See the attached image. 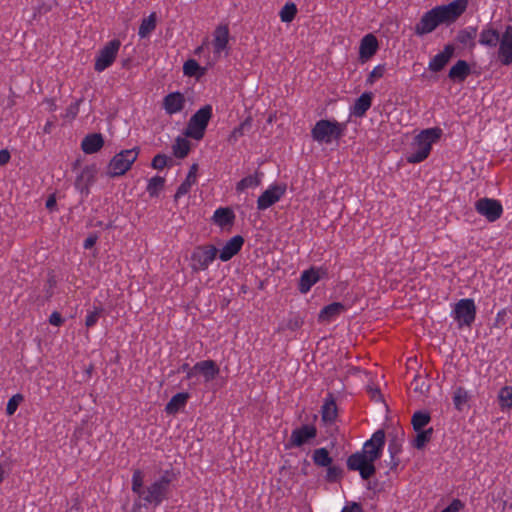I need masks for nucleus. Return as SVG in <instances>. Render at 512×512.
I'll use <instances>...</instances> for the list:
<instances>
[{
    "instance_id": "nucleus-34",
    "label": "nucleus",
    "mask_w": 512,
    "mask_h": 512,
    "mask_svg": "<svg viewBox=\"0 0 512 512\" xmlns=\"http://www.w3.org/2000/svg\"><path fill=\"white\" fill-rule=\"evenodd\" d=\"M251 128L252 118L247 117L243 122H241L237 127L233 129L228 138L229 143L235 144L238 141V139L245 135V133L249 132Z\"/></svg>"
},
{
    "instance_id": "nucleus-39",
    "label": "nucleus",
    "mask_w": 512,
    "mask_h": 512,
    "mask_svg": "<svg viewBox=\"0 0 512 512\" xmlns=\"http://www.w3.org/2000/svg\"><path fill=\"white\" fill-rule=\"evenodd\" d=\"M431 421V416L428 412L416 411L411 419L414 431L423 429Z\"/></svg>"
},
{
    "instance_id": "nucleus-3",
    "label": "nucleus",
    "mask_w": 512,
    "mask_h": 512,
    "mask_svg": "<svg viewBox=\"0 0 512 512\" xmlns=\"http://www.w3.org/2000/svg\"><path fill=\"white\" fill-rule=\"evenodd\" d=\"M442 136V129L438 127L422 130L414 141V151L407 156L409 163H420L430 154L432 144Z\"/></svg>"
},
{
    "instance_id": "nucleus-12",
    "label": "nucleus",
    "mask_w": 512,
    "mask_h": 512,
    "mask_svg": "<svg viewBox=\"0 0 512 512\" xmlns=\"http://www.w3.org/2000/svg\"><path fill=\"white\" fill-rule=\"evenodd\" d=\"M98 168L96 164L85 166L81 173L76 177L74 186L83 196L87 197L90 194V187L96 180Z\"/></svg>"
},
{
    "instance_id": "nucleus-47",
    "label": "nucleus",
    "mask_w": 512,
    "mask_h": 512,
    "mask_svg": "<svg viewBox=\"0 0 512 512\" xmlns=\"http://www.w3.org/2000/svg\"><path fill=\"white\" fill-rule=\"evenodd\" d=\"M386 66L385 64H380L374 67V69L370 72L366 79V85H373L376 80L382 78L385 74Z\"/></svg>"
},
{
    "instance_id": "nucleus-19",
    "label": "nucleus",
    "mask_w": 512,
    "mask_h": 512,
    "mask_svg": "<svg viewBox=\"0 0 512 512\" xmlns=\"http://www.w3.org/2000/svg\"><path fill=\"white\" fill-rule=\"evenodd\" d=\"M455 47L452 44L444 46L443 51L436 54L429 62V70L433 72H440L448 64L450 59L453 57Z\"/></svg>"
},
{
    "instance_id": "nucleus-6",
    "label": "nucleus",
    "mask_w": 512,
    "mask_h": 512,
    "mask_svg": "<svg viewBox=\"0 0 512 512\" xmlns=\"http://www.w3.org/2000/svg\"><path fill=\"white\" fill-rule=\"evenodd\" d=\"M174 474L165 471L164 474L143 491V500L147 503L158 506L167 499L170 493V484Z\"/></svg>"
},
{
    "instance_id": "nucleus-17",
    "label": "nucleus",
    "mask_w": 512,
    "mask_h": 512,
    "mask_svg": "<svg viewBox=\"0 0 512 512\" xmlns=\"http://www.w3.org/2000/svg\"><path fill=\"white\" fill-rule=\"evenodd\" d=\"M244 238L241 235H235L231 239H229L225 245L222 247V249L219 252V259L222 262H227L231 260L235 255H237L243 245H244Z\"/></svg>"
},
{
    "instance_id": "nucleus-57",
    "label": "nucleus",
    "mask_w": 512,
    "mask_h": 512,
    "mask_svg": "<svg viewBox=\"0 0 512 512\" xmlns=\"http://www.w3.org/2000/svg\"><path fill=\"white\" fill-rule=\"evenodd\" d=\"M82 102V99L77 100L76 102L69 105L67 108V116H71L75 118L79 111V105Z\"/></svg>"
},
{
    "instance_id": "nucleus-5",
    "label": "nucleus",
    "mask_w": 512,
    "mask_h": 512,
    "mask_svg": "<svg viewBox=\"0 0 512 512\" xmlns=\"http://www.w3.org/2000/svg\"><path fill=\"white\" fill-rule=\"evenodd\" d=\"M139 148L125 149L115 154L106 167L105 174L110 178L123 176L130 170L133 163L137 160Z\"/></svg>"
},
{
    "instance_id": "nucleus-22",
    "label": "nucleus",
    "mask_w": 512,
    "mask_h": 512,
    "mask_svg": "<svg viewBox=\"0 0 512 512\" xmlns=\"http://www.w3.org/2000/svg\"><path fill=\"white\" fill-rule=\"evenodd\" d=\"M471 73L470 65L465 60H458L449 70L448 78L454 83H462Z\"/></svg>"
},
{
    "instance_id": "nucleus-63",
    "label": "nucleus",
    "mask_w": 512,
    "mask_h": 512,
    "mask_svg": "<svg viewBox=\"0 0 512 512\" xmlns=\"http://www.w3.org/2000/svg\"><path fill=\"white\" fill-rule=\"evenodd\" d=\"M186 378L187 379H191L193 378L196 374H198V371L197 370H194V366L193 367H190V370L186 373Z\"/></svg>"
},
{
    "instance_id": "nucleus-2",
    "label": "nucleus",
    "mask_w": 512,
    "mask_h": 512,
    "mask_svg": "<svg viewBox=\"0 0 512 512\" xmlns=\"http://www.w3.org/2000/svg\"><path fill=\"white\" fill-rule=\"evenodd\" d=\"M469 0H454L445 5H438L425 12L414 27L417 36L432 33L439 25L449 26L455 23L466 11Z\"/></svg>"
},
{
    "instance_id": "nucleus-21",
    "label": "nucleus",
    "mask_w": 512,
    "mask_h": 512,
    "mask_svg": "<svg viewBox=\"0 0 512 512\" xmlns=\"http://www.w3.org/2000/svg\"><path fill=\"white\" fill-rule=\"evenodd\" d=\"M235 213L229 207H220L215 210L211 220L212 222L224 229L226 227H231L235 222Z\"/></svg>"
},
{
    "instance_id": "nucleus-13",
    "label": "nucleus",
    "mask_w": 512,
    "mask_h": 512,
    "mask_svg": "<svg viewBox=\"0 0 512 512\" xmlns=\"http://www.w3.org/2000/svg\"><path fill=\"white\" fill-rule=\"evenodd\" d=\"M497 58L504 66L512 64V25H507L498 42Z\"/></svg>"
},
{
    "instance_id": "nucleus-8",
    "label": "nucleus",
    "mask_w": 512,
    "mask_h": 512,
    "mask_svg": "<svg viewBox=\"0 0 512 512\" xmlns=\"http://www.w3.org/2000/svg\"><path fill=\"white\" fill-rule=\"evenodd\" d=\"M218 249L212 244L198 245L191 254V269L194 272L207 270L216 259Z\"/></svg>"
},
{
    "instance_id": "nucleus-48",
    "label": "nucleus",
    "mask_w": 512,
    "mask_h": 512,
    "mask_svg": "<svg viewBox=\"0 0 512 512\" xmlns=\"http://www.w3.org/2000/svg\"><path fill=\"white\" fill-rule=\"evenodd\" d=\"M467 400H468L467 391L462 387L457 388L456 391L454 392V396H453V403L455 405V408L457 410H461L462 405L465 404L467 402Z\"/></svg>"
},
{
    "instance_id": "nucleus-51",
    "label": "nucleus",
    "mask_w": 512,
    "mask_h": 512,
    "mask_svg": "<svg viewBox=\"0 0 512 512\" xmlns=\"http://www.w3.org/2000/svg\"><path fill=\"white\" fill-rule=\"evenodd\" d=\"M402 451V443L401 439H399L397 436H393L389 440L388 445V452L390 454V457L394 458V455H397Z\"/></svg>"
},
{
    "instance_id": "nucleus-44",
    "label": "nucleus",
    "mask_w": 512,
    "mask_h": 512,
    "mask_svg": "<svg viewBox=\"0 0 512 512\" xmlns=\"http://www.w3.org/2000/svg\"><path fill=\"white\" fill-rule=\"evenodd\" d=\"M164 184L165 179L163 177L155 176L149 180L146 190L151 197H157Z\"/></svg>"
},
{
    "instance_id": "nucleus-54",
    "label": "nucleus",
    "mask_w": 512,
    "mask_h": 512,
    "mask_svg": "<svg viewBox=\"0 0 512 512\" xmlns=\"http://www.w3.org/2000/svg\"><path fill=\"white\" fill-rule=\"evenodd\" d=\"M49 323L53 326L59 327L64 323V318L59 312L54 311L49 317Z\"/></svg>"
},
{
    "instance_id": "nucleus-15",
    "label": "nucleus",
    "mask_w": 512,
    "mask_h": 512,
    "mask_svg": "<svg viewBox=\"0 0 512 512\" xmlns=\"http://www.w3.org/2000/svg\"><path fill=\"white\" fill-rule=\"evenodd\" d=\"M317 435V429L314 425L305 424L292 431L286 448L301 447L305 443L314 439Z\"/></svg>"
},
{
    "instance_id": "nucleus-7",
    "label": "nucleus",
    "mask_w": 512,
    "mask_h": 512,
    "mask_svg": "<svg viewBox=\"0 0 512 512\" xmlns=\"http://www.w3.org/2000/svg\"><path fill=\"white\" fill-rule=\"evenodd\" d=\"M213 115L212 106L207 104L197 110L189 119L185 135L195 140L204 137L208 123Z\"/></svg>"
},
{
    "instance_id": "nucleus-23",
    "label": "nucleus",
    "mask_w": 512,
    "mask_h": 512,
    "mask_svg": "<svg viewBox=\"0 0 512 512\" xmlns=\"http://www.w3.org/2000/svg\"><path fill=\"white\" fill-rule=\"evenodd\" d=\"M104 146V138L100 133H90L81 142V149L86 154L97 153Z\"/></svg>"
},
{
    "instance_id": "nucleus-25",
    "label": "nucleus",
    "mask_w": 512,
    "mask_h": 512,
    "mask_svg": "<svg viewBox=\"0 0 512 512\" xmlns=\"http://www.w3.org/2000/svg\"><path fill=\"white\" fill-rule=\"evenodd\" d=\"M372 99V92H364L355 100L354 105L351 107V114L360 118L365 116L372 105Z\"/></svg>"
},
{
    "instance_id": "nucleus-45",
    "label": "nucleus",
    "mask_w": 512,
    "mask_h": 512,
    "mask_svg": "<svg viewBox=\"0 0 512 512\" xmlns=\"http://www.w3.org/2000/svg\"><path fill=\"white\" fill-rule=\"evenodd\" d=\"M343 477V469L340 466L330 464L327 466L325 479L329 483H335Z\"/></svg>"
},
{
    "instance_id": "nucleus-42",
    "label": "nucleus",
    "mask_w": 512,
    "mask_h": 512,
    "mask_svg": "<svg viewBox=\"0 0 512 512\" xmlns=\"http://www.w3.org/2000/svg\"><path fill=\"white\" fill-rule=\"evenodd\" d=\"M411 387L414 392L419 393L420 395H425L430 389V384L426 379V376L417 374L411 382Z\"/></svg>"
},
{
    "instance_id": "nucleus-14",
    "label": "nucleus",
    "mask_w": 512,
    "mask_h": 512,
    "mask_svg": "<svg viewBox=\"0 0 512 512\" xmlns=\"http://www.w3.org/2000/svg\"><path fill=\"white\" fill-rule=\"evenodd\" d=\"M286 192L285 184H274L270 186L267 190H265L257 199V208L258 210H266L276 202H278L281 197Z\"/></svg>"
},
{
    "instance_id": "nucleus-46",
    "label": "nucleus",
    "mask_w": 512,
    "mask_h": 512,
    "mask_svg": "<svg viewBox=\"0 0 512 512\" xmlns=\"http://www.w3.org/2000/svg\"><path fill=\"white\" fill-rule=\"evenodd\" d=\"M104 309L102 306H94V309L88 312L85 319V326L91 328L96 325L99 318L103 315Z\"/></svg>"
},
{
    "instance_id": "nucleus-18",
    "label": "nucleus",
    "mask_w": 512,
    "mask_h": 512,
    "mask_svg": "<svg viewBox=\"0 0 512 512\" xmlns=\"http://www.w3.org/2000/svg\"><path fill=\"white\" fill-rule=\"evenodd\" d=\"M379 44L375 35L369 33L365 35L360 42L359 57L362 62L372 58L378 51Z\"/></svg>"
},
{
    "instance_id": "nucleus-53",
    "label": "nucleus",
    "mask_w": 512,
    "mask_h": 512,
    "mask_svg": "<svg viewBox=\"0 0 512 512\" xmlns=\"http://www.w3.org/2000/svg\"><path fill=\"white\" fill-rule=\"evenodd\" d=\"M464 507V504L459 499H454L446 508L441 512H459Z\"/></svg>"
},
{
    "instance_id": "nucleus-62",
    "label": "nucleus",
    "mask_w": 512,
    "mask_h": 512,
    "mask_svg": "<svg viewBox=\"0 0 512 512\" xmlns=\"http://www.w3.org/2000/svg\"><path fill=\"white\" fill-rule=\"evenodd\" d=\"M190 370V365L188 363H183L177 370L178 373L180 372H188Z\"/></svg>"
},
{
    "instance_id": "nucleus-60",
    "label": "nucleus",
    "mask_w": 512,
    "mask_h": 512,
    "mask_svg": "<svg viewBox=\"0 0 512 512\" xmlns=\"http://www.w3.org/2000/svg\"><path fill=\"white\" fill-rule=\"evenodd\" d=\"M57 202L54 195H51L46 200V208L50 211H53L56 208Z\"/></svg>"
},
{
    "instance_id": "nucleus-41",
    "label": "nucleus",
    "mask_w": 512,
    "mask_h": 512,
    "mask_svg": "<svg viewBox=\"0 0 512 512\" xmlns=\"http://www.w3.org/2000/svg\"><path fill=\"white\" fill-rule=\"evenodd\" d=\"M297 6L293 2H287L280 10L279 16L282 22L290 23L294 20L297 14Z\"/></svg>"
},
{
    "instance_id": "nucleus-31",
    "label": "nucleus",
    "mask_w": 512,
    "mask_h": 512,
    "mask_svg": "<svg viewBox=\"0 0 512 512\" xmlns=\"http://www.w3.org/2000/svg\"><path fill=\"white\" fill-rule=\"evenodd\" d=\"M197 169H198L197 164H193L190 167V170L186 176V179L177 188V191L174 196L175 200L186 195L190 191L192 184H194L196 182Z\"/></svg>"
},
{
    "instance_id": "nucleus-38",
    "label": "nucleus",
    "mask_w": 512,
    "mask_h": 512,
    "mask_svg": "<svg viewBox=\"0 0 512 512\" xmlns=\"http://www.w3.org/2000/svg\"><path fill=\"white\" fill-rule=\"evenodd\" d=\"M183 73L189 77H201L204 75L205 69L202 68L196 60L189 59L183 65Z\"/></svg>"
},
{
    "instance_id": "nucleus-37",
    "label": "nucleus",
    "mask_w": 512,
    "mask_h": 512,
    "mask_svg": "<svg viewBox=\"0 0 512 512\" xmlns=\"http://www.w3.org/2000/svg\"><path fill=\"white\" fill-rule=\"evenodd\" d=\"M416 432L417 434L413 441V446L416 449L421 450L425 447L427 443L431 441L434 430L432 427H430L426 430L421 429Z\"/></svg>"
},
{
    "instance_id": "nucleus-61",
    "label": "nucleus",
    "mask_w": 512,
    "mask_h": 512,
    "mask_svg": "<svg viewBox=\"0 0 512 512\" xmlns=\"http://www.w3.org/2000/svg\"><path fill=\"white\" fill-rule=\"evenodd\" d=\"M399 464H400V459L398 458L397 455H394V458L390 457V462L388 463V465L391 470H395Z\"/></svg>"
},
{
    "instance_id": "nucleus-64",
    "label": "nucleus",
    "mask_w": 512,
    "mask_h": 512,
    "mask_svg": "<svg viewBox=\"0 0 512 512\" xmlns=\"http://www.w3.org/2000/svg\"><path fill=\"white\" fill-rule=\"evenodd\" d=\"M51 123L47 122L44 127V132L49 133L50 132Z\"/></svg>"
},
{
    "instance_id": "nucleus-52",
    "label": "nucleus",
    "mask_w": 512,
    "mask_h": 512,
    "mask_svg": "<svg viewBox=\"0 0 512 512\" xmlns=\"http://www.w3.org/2000/svg\"><path fill=\"white\" fill-rule=\"evenodd\" d=\"M168 157L165 154H157L152 159L151 166L153 169L162 170L166 167Z\"/></svg>"
},
{
    "instance_id": "nucleus-30",
    "label": "nucleus",
    "mask_w": 512,
    "mask_h": 512,
    "mask_svg": "<svg viewBox=\"0 0 512 512\" xmlns=\"http://www.w3.org/2000/svg\"><path fill=\"white\" fill-rule=\"evenodd\" d=\"M500 37L501 35L497 29L486 27L480 33L479 43L483 46L494 48L498 45Z\"/></svg>"
},
{
    "instance_id": "nucleus-10",
    "label": "nucleus",
    "mask_w": 512,
    "mask_h": 512,
    "mask_svg": "<svg viewBox=\"0 0 512 512\" xmlns=\"http://www.w3.org/2000/svg\"><path fill=\"white\" fill-rule=\"evenodd\" d=\"M121 42L118 39H113L105 44V46L99 50V53L95 59L94 69L97 72H102L110 67L118 54Z\"/></svg>"
},
{
    "instance_id": "nucleus-27",
    "label": "nucleus",
    "mask_w": 512,
    "mask_h": 512,
    "mask_svg": "<svg viewBox=\"0 0 512 512\" xmlns=\"http://www.w3.org/2000/svg\"><path fill=\"white\" fill-rule=\"evenodd\" d=\"M345 311V306L340 302H333L329 305L324 306L319 314L318 321L319 322H330L337 316H339L342 312Z\"/></svg>"
},
{
    "instance_id": "nucleus-26",
    "label": "nucleus",
    "mask_w": 512,
    "mask_h": 512,
    "mask_svg": "<svg viewBox=\"0 0 512 512\" xmlns=\"http://www.w3.org/2000/svg\"><path fill=\"white\" fill-rule=\"evenodd\" d=\"M229 41V28L228 25H219L214 31V52L221 53L227 48Z\"/></svg>"
},
{
    "instance_id": "nucleus-59",
    "label": "nucleus",
    "mask_w": 512,
    "mask_h": 512,
    "mask_svg": "<svg viewBox=\"0 0 512 512\" xmlns=\"http://www.w3.org/2000/svg\"><path fill=\"white\" fill-rule=\"evenodd\" d=\"M11 155L7 149L0 150V166L7 164L10 161Z\"/></svg>"
},
{
    "instance_id": "nucleus-43",
    "label": "nucleus",
    "mask_w": 512,
    "mask_h": 512,
    "mask_svg": "<svg viewBox=\"0 0 512 512\" xmlns=\"http://www.w3.org/2000/svg\"><path fill=\"white\" fill-rule=\"evenodd\" d=\"M499 405L502 409H512V386H504L498 393Z\"/></svg>"
},
{
    "instance_id": "nucleus-4",
    "label": "nucleus",
    "mask_w": 512,
    "mask_h": 512,
    "mask_svg": "<svg viewBox=\"0 0 512 512\" xmlns=\"http://www.w3.org/2000/svg\"><path fill=\"white\" fill-rule=\"evenodd\" d=\"M346 130V124L336 120L321 119L311 130L312 138L319 143L329 144L333 140L341 139Z\"/></svg>"
},
{
    "instance_id": "nucleus-50",
    "label": "nucleus",
    "mask_w": 512,
    "mask_h": 512,
    "mask_svg": "<svg viewBox=\"0 0 512 512\" xmlns=\"http://www.w3.org/2000/svg\"><path fill=\"white\" fill-rule=\"evenodd\" d=\"M143 474L140 470H135L132 476V491L143 497Z\"/></svg>"
},
{
    "instance_id": "nucleus-40",
    "label": "nucleus",
    "mask_w": 512,
    "mask_h": 512,
    "mask_svg": "<svg viewBox=\"0 0 512 512\" xmlns=\"http://www.w3.org/2000/svg\"><path fill=\"white\" fill-rule=\"evenodd\" d=\"M172 149L175 157L183 159L190 151V142L185 138L177 137L176 143L172 146Z\"/></svg>"
},
{
    "instance_id": "nucleus-55",
    "label": "nucleus",
    "mask_w": 512,
    "mask_h": 512,
    "mask_svg": "<svg viewBox=\"0 0 512 512\" xmlns=\"http://www.w3.org/2000/svg\"><path fill=\"white\" fill-rule=\"evenodd\" d=\"M341 512H363V508L360 503L351 502L345 505Z\"/></svg>"
},
{
    "instance_id": "nucleus-9",
    "label": "nucleus",
    "mask_w": 512,
    "mask_h": 512,
    "mask_svg": "<svg viewBox=\"0 0 512 512\" xmlns=\"http://www.w3.org/2000/svg\"><path fill=\"white\" fill-rule=\"evenodd\" d=\"M453 317L459 328L470 327L476 318V305L473 299L464 298L459 300L453 309Z\"/></svg>"
},
{
    "instance_id": "nucleus-58",
    "label": "nucleus",
    "mask_w": 512,
    "mask_h": 512,
    "mask_svg": "<svg viewBox=\"0 0 512 512\" xmlns=\"http://www.w3.org/2000/svg\"><path fill=\"white\" fill-rule=\"evenodd\" d=\"M302 324H303L302 319H300L299 317H294V318H291L288 320L287 328L292 331H295L298 328H300L302 326Z\"/></svg>"
},
{
    "instance_id": "nucleus-29",
    "label": "nucleus",
    "mask_w": 512,
    "mask_h": 512,
    "mask_svg": "<svg viewBox=\"0 0 512 512\" xmlns=\"http://www.w3.org/2000/svg\"><path fill=\"white\" fill-rule=\"evenodd\" d=\"M477 36V28L476 27H468V28H465V29H461L457 32V35H456V42L463 45V46H467L469 47L470 49H474L476 43H475V38Z\"/></svg>"
},
{
    "instance_id": "nucleus-35",
    "label": "nucleus",
    "mask_w": 512,
    "mask_h": 512,
    "mask_svg": "<svg viewBox=\"0 0 512 512\" xmlns=\"http://www.w3.org/2000/svg\"><path fill=\"white\" fill-rule=\"evenodd\" d=\"M262 175H263V173L257 171L254 175H248V176L244 177L237 183L236 190L238 192H241V191H244L245 189L254 188V187L259 186L261 183L260 176H262Z\"/></svg>"
},
{
    "instance_id": "nucleus-56",
    "label": "nucleus",
    "mask_w": 512,
    "mask_h": 512,
    "mask_svg": "<svg viewBox=\"0 0 512 512\" xmlns=\"http://www.w3.org/2000/svg\"><path fill=\"white\" fill-rule=\"evenodd\" d=\"M98 235L96 233H91L83 243L84 249H91L97 242Z\"/></svg>"
},
{
    "instance_id": "nucleus-20",
    "label": "nucleus",
    "mask_w": 512,
    "mask_h": 512,
    "mask_svg": "<svg viewBox=\"0 0 512 512\" xmlns=\"http://www.w3.org/2000/svg\"><path fill=\"white\" fill-rule=\"evenodd\" d=\"M185 106V98L180 92L167 94L163 99V108L169 115L181 112Z\"/></svg>"
},
{
    "instance_id": "nucleus-28",
    "label": "nucleus",
    "mask_w": 512,
    "mask_h": 512,
    "mask_svg": "<svg viewBox=\"0 0 512 512\" xmlns=\"http://www.w3.org/2000/svg\"><path fill=\"white\" fill-rule=\"evenodd\" d=\"M322 420L325 423H333L337 418V405L333 395L330 393L325 399L321 409Z\"/></svg>"
},
{
    "instance_id": "nucleus-16",
    "label": "nucleus",
    "mask_w": 512,
    "mask_h": 512,
    "mask_svg": "<svg viewBox=\"0 0 512 512\" xmlns=\"http://www.w3.org/2000/svg\"><path fill=\"white\" fill-rule=\"evenodd\" d=\"M326 275L327 270L323 268L311 267L303 271L299 279L298 290L302 294L309 292L311 287Z\"/></svg>"
},
{
    "instance_id": "nucleus-32",
    "label": "nucleus",
    "mask_w": 512,
    "mask_h": 512,
    "mask_svg": "<svg viewBox=\"0 0 512 512\" xmlns=\"http://www.w3.org/2000/svg\"><path fill=\"white\" fill-rule=\"evenodd\" d=\"M189 394L187 392H180L175 394L170 401L166 404L165 411L167 414H176L187 403Z\"/></svg>"
},
{
    "instance_id": "nucleus-33",
    "label": "nucleus",
    "mask_w": 512,
    "mask_h": 512,
    "mask_svg": "<svg viewBox=\"0 0 512 512\" xmlns=\"http://www.w3.org/2000/svg\"><path fill=\"white\" fill-rule=\"evenodd\" d=\"M157 15L152 12L148 17L144 18L139 26L138 35L140 38L148 37L156 28Z\"/></svg>"
},
{
    "instance_id": "nucleus-49",
    "label": "nucleus",
    "mask_w": 512,
    "mask_h": 512,
    "mask_svg": "<svg viewBox=\"0 0 512 512\" xmlns=\"http://www.w3.org/2000/svg\"><path fill=\"white\" fill-rule=\"evenodd\" d=\"M23 399H24V397L20 393H17L15 395H13L8 400V403H7V406H6V414L8 416H12L16 412V410L18 409V406L23 401Z\"/></svg>"
},
{
    "instance_id": "nucleus-1",
    "label": "nucleus",
    "mask_w": 512,
    "mask_h": 512,
    "mask_svg": "<svg viewBox=\"0 0 512 512\" xmlns=\"http://www.w3.org/2000/svg\"><path fill=\"white\" fill-rule=\"evenodd\" d=\"M384 445L385 432L379 429L364 443L362 451H357L347 458L348 470L358 471L363 480H369L376 473L374 463L382 456Z\"/></svg>"
},
{
    "instance_id": "nucleus-36",
    "label": "nucleus",
    "mask_w": 512,
    "mask_h": 512,
    "mask_svg": "<svg viewBox=\"0 0 512 512\" xmlns=\"http://www.w3.org/2000/svg\"><path fill=\"white\" fill-rule=\"evenodd\" d=\"M312 459L314 464L319 467H327L333 462L326 448L315 449L312 454Z\"/></svg>"
},
{
    "instance_id": "nucleus-11",
    "label": "nucleus",
    "mask_w": 512,
    "mask_h": 512,
    "mask_svg": "<svg viewBox=\"0 0 512 512\" xmlns=\"http://www.w3.org/2000/svg\"><path fill=\"white\" fill-rule=\"evenodd\" d=\"M475 210L489 222H495L503 213L501 202L487 197L481 198L475 202Z\"/></svg>"
},
{
    "instance_id": "nucleus-24",
    "label": "nucleus",
    "mask_w": 512,
    "mask_h": 512,
    "mask_svg": "<svg viewBox=\"0 0 512 512\" xmlns=\"http://www.w3.org/2000/svg\"><path fill=\"white\" fill-rule=\"evenodd\" d=\"M194 370L202 374L206 382L214 380L220 373V368L213 360L199 361L194 365Z\"/></svg>"
}]
</instances>
